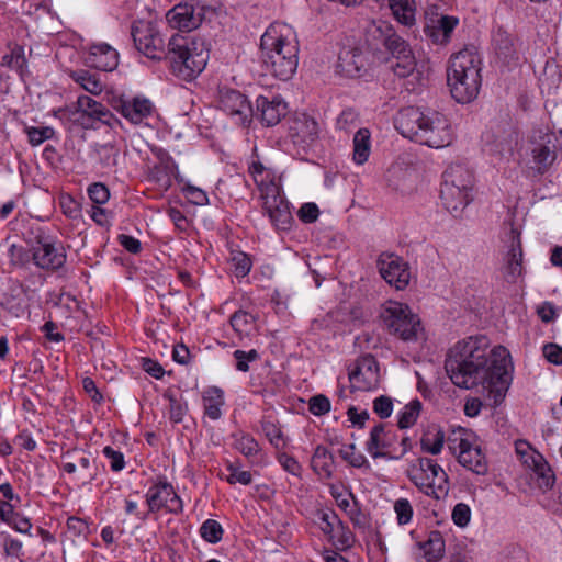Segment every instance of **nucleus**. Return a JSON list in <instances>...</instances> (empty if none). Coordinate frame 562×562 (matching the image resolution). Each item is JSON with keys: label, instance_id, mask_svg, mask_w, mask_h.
I'll return each mask as SVG.
<instances>
[{"label": "nucleus", "instance_id": "32", "mask_svg": "<svg viewBox=\"0 0 562 562\" xmlns=\"http://www.w3.org/2000/svg\"><path fill=\"white\" fill-rule=\"evenodd\" d=\"M371 153V134L368 128H359L353 136L352 159L357 165H363Z\"/></svg>", "mask_w": 562, "mask_h": 562}, {"label": "nucleus", "instance_id": "18", "mask_svg": "<svg viewBox=\"0 0 562 562\" xmlns=\"http://www.w3.org/2000/svg\"><path fill=\"white\" fill-rule=\"evenodd\" d=\"M111 106L133 124H140L150 116L154 105L146 99L136 97L132 100L123 95H112L109 100Z\"/></svg>", "mask_w": 562, "mask_h": 562}, {"label": "nucleus", "instance_id": "11", "mask_svg": "<svg viewBox=\"0 0 562 562\" xmlns=\"http://www.w3.org/2000/svg\"><path fill=\"white\" fill-rule=\"evenodd\" d=\"M351 389L355 391H371L380 383V368L372 355H364L357 359L349 372Z\"/></svg>", "mask_w": 562, "mask_h": 562}, {"label": "nucleus", "instance_id": "25", "mask_svg": "<svg viewBox=\"0 0 562 562\" xmlns=\"http://www.w3.org/2000/svg\"><path fill=\"white\" fill-rule=\"evenodd\" d=\"M459 20L456 16L442 15L437 22L426 24L424 32L435 44L445 45L450 41L451 34Z\"/></svg>", "mask_w": 562, "mask_h": 562}, {"label": "nucleus", "instance_id": "52", "mask_svg": "<svg viewBox=\"0 0 562 562\" xmlns=\"http://www.w3.org/2000/svg\"><path fill=\"white\" fill-rule=\"evenodd\" d=\"M88 195L94 204L102 205L109 201L110 191L105 184L95 182L89 186Z\"/></svg>", "mask_w": 562, "mask_h": 562}, {"label": "nucleus", "instance_id": "49", "mask_svg": "<svg viewBox=\"0 0 562 562\" xmlns=\"http://www.w3.org/2000/svg\"><path fill=\"white\" fill-rule=\"evenodd\" d=\"M319 526L324 533H333L335 526L342 527V522L334 510H322L318 513Z\"/></svg>", "mask_w": 562, "mask_h": 562}, {"label": "nucleus", "instance_id": "44", "mask_svg": "<svg viewBox=\"0 0 562 562\" xmlns=\"http://www.w3.org/2000/svg\"><path fill=\"white\" fill-rule=\"evenodd\" d=\"M391 67L397 77H408L411 74H413L416 67V61L413 53L398 56L397 58H395V61L392 64Z\"/></svg>", "mask_w": 562, "mask_h": 562}, {"label": "nucleus", "instance_id": "63", "mask_svg": "<svg viewBox=\"0 0 562 562\" xmlns=\"http://www.w3.org/2000/svg\"><path fill=\"white\" fill-rule=\"evenodd\" d=\"M82 387L85 392L90 396L91 401H93L97 404H101L103 402V395L101 394V392L95 385V382L91 378H83Z\"/></svg>", "mask_w": 562, "mask_h": 562}, {"label": "nucleus", "instance_id": "16", "mask_svg": "<svg viewBox=\"0 0 562 562\" xmlns=\"http://www.w3.org/2000/svg\"><path fill=\"white\" fill-rule=\"evenodd\" d=\"M218 108L238 125L246 124L252 115V108L246 95L233 89L220 91Z\"/></svg>", "mask_w": 562, "mask_h": 562}, {"label": "nucleus", "instance_id": "64", "mask_svg": "<svg viewBox=\"0 0 562 562\" xmlns=\"http://www.w3.org/2000/svg\"><path fill=\"white\" fill-rule=\"evenodd\" d=\"M142 367L145 372L155 379H161L165 374V370L161 364L150 358L142 359Z\"/></svg>", "mask_w": 562, "mask_h": 562}, {"label": "nucleus", "instance_id": "56", "mask_svg": "<svg viewBox=\"0 0 562 562\" xmlns=\"http://www.w3.org/2000/svg\"><path fill=\"white\" fill-rule=\"evenodd\" d=\"M234 358L236 360V369L241 372H247L249 370L248 362L257 360L259 355L255 349H251L248 352L243 350H235Z\"/></svg>", "mask_w": 562, "mask_h": 562}, {"label": "nucleus", "instance_id": "30", "mask_svg": "<svg viewBox=\"0 0 562 562\" xmlns=\"http://www.w3.org/2000/svg\"><path fill=\"white\" fill-rule=\"evenodd\" d=\"M204 414L212 420H217L222 416V407L224 405V393L217 386L207 387L203 392Z\"/></svg>", "mask_w": 562, "mask_h": 562}, {"label": "nucleus", "instance_id": "27", "mask_svg": "<svg viewBox=\"0 0 562 562\" xmlns=\"http://www.w3.org/2000/svg\"><path fill=\"white\" fill-rule=\"evenodd\" d=\"M457 459L463 468L477 475H485L488 471L486 458L479 446L471 445L468 449L460 451Z\"/></svg>", "mask_w": 562, "mask_h": 562}, {"label": "nucleus", "instance_id": "55", "mask_svg": "<svg viewBox=\"0 0 562 562\" xmlns=\"http://www.w3.org/2000/svg\"><path fill=\"white\" fill-rule=\"evenodd\" d=\"M373 411L381 419L390 417L393 412L392 398L386 395L376 397L373 401Z\"/></svg>", "mask_w": 562, "mask_h": 562}, {"label": "nucleus", "instance_id": "6", "mask_svg": "<svg viewBox=\"0 0 562 562\" xmlns=\"http://www.w3.org/2000/svg\"><path fill=\"white\" fill-rule=\"evenodd\" d=\"M473 182L472 172L461 164L451 165L443 171L440 199L454 217L472 201Z\"/></svg>", "mask_w": 562, "mask_h": 562}, {"label": "nucleus", "instance_id": "12", "mask_svg": "<svg viewBox=\"0 0 562 562\" xmlns=\"http://www.w3.org/2000/svg\"><path fill=\"white\" fill-rule=\"evenodd\" d=\"M376 266L381 277L396 290H404L411 280L407 262L401 257L383 252L379 256Z\"/></svg>", "mask_w": 562, "mask_h": 562}, {"label": "nucleus", "instance_id": "14", "mask_svg": "<svg viewBox=\"0 0 562 562\" xmlns=\"http://www.w3.org/2000/svg\"><path fill=\"white\" fill-rule=\"evenodd\" d=\"M77 121L83 127H93L95 122H101L108 126H112L117 119L102 103L89 95H79L76 102Z\"/></svg>", "mask_w": 562, "mask_h": 562}, {"label": "nucleus", "instance_id": "35", "mask_svg": "<svg viewBox=\"0 0 562 562\" xmlns=\"http://www.w3.org/2000/svg\"><path fill=\"white\" fill-rule=\"evenodd\" d=\"M471 445H473L472 434L462 427L453 429L447 438V446L449 450L457 457L460 451L468 449Z\"/></svg>", "mask_w": 562, "mask_h": 562}, {"label": "nucleus", "instance_id": "15", "mask_svg": "<svg viewBox=\"0 0 562 562\" xmlns=\"http://www.w3.org/2000/svg\"><path fill=\"white\" fill-rule=\"evenodd\" d=\"M397 441L398 435L392 427L378 424L370 431V437L366 442V449L373 459H393L394 456H392V452L395 451L394 447Z\"/></svg>", "mask_w": 562, "mask_h": 562}, {"label": "nucleus", "instance_id": "50", "mask_svg": "<svg viewBox=\"0 0 562 562\" xmlns=\"http://www.w3.org/2000/svg\"><path fill=\"white\" fill-rule=\"evenodd\" d=\"M232 268L237 278H244L250 272L251 260L245 252H238L232 258Z\"/></svg>", "mask_w": 562, "mask_h": 562}, {"label": "nucleus", "instance_id": "1", "mask_svg": "<svg viewBox=\"0 0 562 562\" xmlns=\"http://www.w3.org/2000/svg\"><path fill=\"white\" fill-rule=\"evenodd\" d=\"M446 371L451 382L465 390L487 392L497 404L510 383V355L503 346L490 349L486 336H470L450 348Z\"/></svg>", "mask_w": 562, "mask_h": 562}, {"label": "nucleus", "instance_id": "7", "mask_svg": "<svg viewBox=\"0 0 562 562\" xmlns=\"http://www.w3.org/2000/svg\"><path fill=\"white\" fill-rule=\"evenodd\" d=\"M407 476L427 496L440 499L449 493L448 474L430 458H418L413 462L407 469Z\"/></svg>", "mask_w": 562, "mask_h": 562}, {"label": "nucleus", "instance_id": "34", "mask_svg": "<svg viewBox=\"0 0 562 562\" xmlns=\"http://www.w3.org/2000/svg\"><path fill=\"white\" fill-rule=\"evenodd\" d=\"M422 549L428 562L439 560L445 552V540L440 531H431L427 541L422 544Z\"/></svg>", "mask_w": 562, "mask_h": 562}, {"label": "nucleus", "instance_id": "59", "mask_svg": "<svg viewBox=\"0 0 562 562\" xmlns=\"http://www.w3.org/2000/svg\"><path fill=\"white\" fill-rule=\"evenodd\" d=\"M10 261L16 266H23L30 261L32 254L22 246L11 245L9 248Z\"/></svg>", "mask_w": 562, "mask_h": 562}, {"label": "nucleus", "instance_id": "45", "mask_svg": "<svg viewBox=\"0 0 562 562\" xmlns=\"http://www.w3.org/2000/svg\"><path fill=\"white\" fill-rule=\"evenodd\" d=\"M531 461L532 464L528 463V465L532 467L535 472L541 476L546 487H551L554 483V476L543 457L540 453H536V456H531Z\"/></svg>", "mask_w": 562, "mask_h": 562}, {"label": "nucleus", "instance_id": "19", "mask_svg": "<svg viewBox=\"0 0 562 562\" xmlns=\"http://www.w3.org/2000/svg\"><path fill=\"white\" fill-rule=\"evenodd\" d=\"M262 209L277 231H289L293 223V216L289 202L280 192L262 199Z\"/></svg>", "mask_w": 562, "mask_h": 562}, {"label": "nucleus", "instance_id": "10", "mask_svg": "<svg viewBox=\"0 0 562 562\" xmlns=\"http://www.w3.org/2000/svg\"><path fill=\"white\" fill-rule=\"evenodd\" d=\"M502 240L507 248L504 256V278L507 282L515 283L524 273L520 232L509 223Z\"/></svg>", "mask_w": 562, "mask_h": 562}, {"label": "nucleus", "instance_id": "24", "mask_svg": "<svg viewBox=\"0 0 562 562\" xmlns=\"http://www.w3.org/2000/svg\"><path fill=\"white\" fill-rule=\"evenodd\" d=\"M249 173L260 191L261 199L280 192L279 187L274 181V173L269 168H266L260 161L251 162L249 166Z\"/></svg>", "mask_w": 562, "mask_h": 562}, {"label": "nucleus", "instance_id": "58", "mask_svg": "<svg viewBox=\"0 0 562 562\" xmlns=\"http://www.w3.org/2000/svg\"><path fill=\"white\" fill-rule=\"evenodd\" d=\"M357 122L358 114L352 109H346L339 114L336 124L339 130L349 132L357 125Z\"/></svg>", "mask_w": 562, "mask_h": 562}, {"label": "nucleus", "instance_id": "8", "mask_svg": "<svg viewBox=\"0 0 562 562\" xmlns=\"http://www.w3.org/2000/svg\"><path fill=\"white\" fill-rule=\"evenodd\" d=\"M381 317L389 333L403 341H417L423 336V327L418 315L414 314L405 303L386 302Z\"/></svg>", "mask_w": 562, "mask_h": 562}, {"label": "nucleus", "instance_id": "17", "mask_svg": "<svg viewBox=\"0 0 562 562\" xmlns=\"http://www.w3.org/2000/svg\"><path fill=\"white\" fill-rule=\"evenodd\" d=\"M66 258L67 255L63 245L42 238L37 239L36 245L32 249V260L36 267L44 270H58L65 265Z\"/></svg>", "mask_w": 562, "mask_h": 562}, {"label": "nucleus", "instance_id": "47", "mask_svg": "<svg viewBox=\"0 0 562 562\" xmlns=\"http://www.w3.org/2000/svg\"><path fill=\"white\" fill-rule=\"evenodd\" d=\"M394 512L398 525L404 526L412 521L413 507L407 498H398L394 503Z\"/></svg>", "mask_w": 562, "mask_h": 562}, {"label": "nucleus", "instance_id": "33", "mask_svg": "<svg viewBox=\"0 0 562 562\" xmlns=\"http://www.w3.org/2000/svg\"><path fill=\"white\" fill-rule=\"evenodd\" d=\"M445 443V432L438 426H429L420 438V448L424 452L438 454Z\"/></svg>", "mask_w": 562, "mask_h": 562}, {"label": "nucleus", "instance_id": "4", "mask_svg": "<svg viewBox=\"0 0 562 562\" xmlns=\"http://www.w3.org/2000/svg\"><path fill=\"white\" fill-rule=\"evenodd\" d=\"M447 83L451 97L459 103H469L477 97L482 77L481 58L475 50L465 48L450 57Z\"/></svg>", "mask_w": 562, "mask_h": 562}, {"label": "nucleus", "instance_id": "37", "mask_svg": "<svg viewBox=\"0 0 562 562\" xmlns=\"http://www.w3.org/2000/svg\"><path fill=\"white\" fill-rule=\"evenodd\" d=\"M261 428L263 435L274 448L281 449L285 446L284 435L276 422L263 419Z\"/></svg>", "mask_w": 562, "mask_h": 562}, {"label": "nucleus", "instance_id": "39", "mask_svg": "<svg viewBox=\"0 0 562 562\" xmlns=\"http://www.w3.org/2000/svg\"><path fill=\"white\" fill-rule=\"evenodd\" d=\"M234 437L235 449L243 453L245 457L250 458L259 452V445L252 436L248 434H240L234 435Z\"/></svg>", "mask_w": 562, "mask_h": 562}, {"label": "nucleus", "instance_id": "13", "mask_svg": "<svg viewBox=\"0 0 562 562\" xmlns=\"http://www.w3.org/2000/svg\"><path fill=\"white\" fill-rule=\"evenodd\" d=\"M146 502L149 513H157L165 508L169 513L180 514L183 509L181 498L175 492L173 486L166 481H160L148 488Z\"/></svg>", "mask_w": 562, "mask_h": 562}, {"label": "nucleus", "instance_id": "40", "mask_svg": "<svg viewBox=\"0 0 562 562\" xmlns=\"http://www.w3.org/2000/svg\"><path fill=\"white\" fill-rule=\"evenodd\" d=\"M224 530L215 519H206L200 527L201 537L209 543H217L222 540Z\"/></svg>", "mask_w": 562, "mask_h": 562}, {"label": "nucleus", "instance_id": "38", "mask_svg": "<svg viewBox=\"0 0 562 562\" xmlns=\"http://www.w3.org/2000/svg\"><path fill=\"white\" fill-rule=\"evenodd\" d=\"M385 48L393 55L394 58L412 53L409 45L398 34L391 32L384 37Z\"/></svg>", "mask_w": 562, "mask_h": 562}, {"label": "nucleus", "instance_id": "60", "mask_svg": "<svg viewBox=\"0 0 562 562\" xmlns=\"http://www.w3.org/2000/svg\"><path fill=\"white\" fill-rule=\"evenodd\" d=\"M318 206L312 202L304 203L297 212L299 218L306 224L314 223L318 218Z\"/></svg>", "mask_w": 562, "mask_h": 562}, {"label": "nucleus", "instance_id": "28", "mask_svg": "<svg viewBox=\"0 0 562 562\" xmlns=\"http://www.w3.org/2000/svg\"><path fill=\"white\" fill-rule=\"evenodd\" d=\"M334 456L324 446L318 445L311 459V468L323 480L333 477L334 474Z\"/></svg>", "mask_w": 562, "mask_h": 562}, {"label": "nucleus", "instance_id": "54", "mask_svg": "<svg viewBox=\"0 0 562 562\" xmlns=\"http://www.w3.org/2000/svg\"><path fill=\"white\" fill-rule=\"evenodd\" d=\"M278 462L280 463L282 469L284 471H286L288 473H290L296 477L302 476L303 468L294 457H292L285 452H282L278 456Z\"/></svg>", "mask_w": 562, "mask_h": 562}, {"label": "nucleus", "instance_id": "62", "mask_svg": "<svg viewBox=\"0 0 562 562\" xmlns=\"http://www.w3.org/2000/svg\"><path fill=\"white\" fill-rule=\"evenodd\" d=\"M543 356L546 359L555 364L561 366L562 364V347H560L557 344H547L543 346Z\"/></svg>", "mask_w": 562, "mask_h": 562}, {"label": "nucleus", "instance_id": "3", "mask_svg": "<svg viewBox=\"0 0 562 562\" xmlns=\"http://www.w3.org/2000/svg\"><path fill=\"white\" fill-rule=\"evenodd\" d=\"M209 57L210 50L203 38L173 35L168 42L164 59L169 63L176 77L191 81L205 69Z\"/></svg>", "mask_w": 562, "mask_h": 562}, {"label": "nucleus", "instance_id": "46", "mask_svg": "<svg viewBox=\"0 0 562 562\" xmlns=\"http://www.w3.org/2000/svg\"><path fill=\"white\" fill-rule=\"evenodd\" d=\"M339 456L353 468L370 467L367 458L362 453L356 451V446L353 443L344 446L339 450Z\"/></svg>", "mask_w": 562, "mask_h": 562}, {"label": "nucleus", "instance_id": "53", "mask_svg": "<svg viewBox=\"0 0 562 562\" xmlns=\"http://www.w3.org/2000/svg\"><path fill=\"white\" fill-rule=\"evenodd\" d=\"M308 409L315 416H323L330 411V401L323 394L312 396L308 401Z\"/></svg>", "mask_w": 562, "mask_h": 562}, {"label": "nucleus", "instance_id": "20", "mask_svg": "<svg viewBox=\"0 0 562 562\" xmlns=\"http://www.w3.org/2000/svg\"><path fill=\"white\" fill-rule=\"evenodd\" d=\"M318 123L306 114L297 115L289 127L292 143L303 149L311 147L318 138Z\"/></svg>", "mask_w": 562, "mask_h": 562}, {"label": "nucleus", "instance_id": "36", "mask_svg": "<svg viewBox=\"0 0 562 562\" xmlns=\"http://www.w3.org/2000/svg\"><path fill=\"white\" fill-rule=\"evenodd\" d=\"M422 407V402L417 398L406 404L403 411L398 414V428L407 429L414 426L420 415Z\"/></svg>", "mask_w": 562, "mask_h": 562}, {"label": "nucleus", "instance_id": "48", "mask_svg": "<svg viewBox=\"0 0 562 562\" xmlns=\"http://www.w3.org/2000/svg\"><path fill=\"white\" fill-rule=\"evenodd\" d=\"M227 470L229 471V475L226 481L229 484L240 483L243 485H249L252 482V475L249 471L240 470V467L237 463L229 462L227 464Z\"/></svg>", "mask_w": 562, "mask_h": 562}, {"label": "nucleus", "instance_id": "9", "mask_svg": "<svg viewBox=\"0 0 562 562\" xmlns=\"http://www.w3.org/2000/svg\"><path fill=\"white\" fill-rule=\"evenodd\" d=\"M131 35L136 49L144 56L155 60L164 59L167 50L157 24L144 20L135 21L131 27Z\"/></svg>", "mask_w": 562, "mask_h": 562}, {"label": "nucleus", "instance_id": "51", "mask_svg": "<svg viewBox=\"0 0 562 562\" xmlns=\"http://www.w3.org/2000/svg\"><path fill=\"white\" fill-rule=\"evenodd\" d=\"M452 521L456 526L464 528L471 520V508L465 503H458L451 513Z\"/></svg>", "mask_w": 562, "mask_h": 562}, {"label": "nucleus", "instance_id": "2", "mask_svg": "<svg viewBox=\"0 0 562 562\" xmlns=\"http://www.w3.org/2000/svg\"><path fill=\"white\" fill-rule=\"evenodd\" d=\"M395 127L404 137L431 148L449 146L453 140L448 119L437 111L405 108L395 119Z\"/></svg>", "mask_w": 562, "mask_h": 562}, {"label": "nucleus", "instance_id": "23", "mask_svg": "<svg viewBox=\"0 0 562 562\" xmlns=\"http://www.w3.org/2000/svg\"><path fill=\"white\" fill-rule=\"evenodd\" d=\"M87 63L95 69L112 71L117 67L119 54L108 44L94 45L91 47Z\"/></svg>", "mask_w": 562, "mask_h": 562}, {"label": "nucleus", "instance_id": "21", "mask_svg": "<svg viewBox=\"0 0 562 562\" xmlns=\"http://www.w3.org/2000/svg\"><path fill=\"white\" fill-rule=\"evenodd\" d=\"M167 19L172 27L190 32L201 24L202 15L193 4L179 3L167 13Z\"/></svg>", "mask_w": 562, "mask_h": 562}, {"label": "nucleus", "instance_id": "41", "mask_svg": "<svg viewBox=\"0 0 562 562\" xmlns=\"http://www.w3.org/2000/svg\"><path fill=\"white\" fill-rule=\"evenodd\" d=\"M26 65V59L24 56V48L20 45H15L10 54H5L2 57L1 66L8 67L10 69H14L18 71L23 70Z\"/></svg>", "mask_w": 562, "mask_h": 562}, {"label": "nucleus", "instance_id": "29", "mask_svg": "<svg viewBox=\"0 0 562 562\" xmlns=\"http://www.w3.org/2000/svg\"><path fill=\"white\" fill-rule=\"evenodd\" d=\"M69 77L87 92L99 95L104 89V82L101 76L97 72H91L86 69L71 70Z\"/></svg>", "mask_w": 562, "mask_h": 562}, {"label": "nucleus", "instance_id": "42", "mask_svg": "<svg viewBox=\"0 0 562 562\" xmlns=\"http://www.w3.org/2000/svg\"><path fill=\"white\" fill-rule=\"evenodd\" d=\"M229 322L235 331L248 334L255 324V317L252 314L239 310L231 316Z\"/></svg>", "mask_w": 562, "mask_h": 562}, {"label": "nucleus", "instance_id": "22", "mask_svg": "<svg viewBox=\"0 0 562 562\" xmlns=\"http://www.w3.org/2000/svg\"><path fill=\"white\" fill-rule=\"evenodd\" d=\"M257 113L267 126L277 125L285 116L288 106L279 97L260 95L256 100Z\"/></svg>", "mask_w": 562, "mask_h": 562}, {"label": "nucleus", "instance_id": "57", "mask_svg": "<svg viewBox=\"0 0 562 562\" xmlns=\"http://www.w3.org/2000/svg\"><path fill=\"white\" fill-rule=\"evenodd\" d=\"M103 454L110 460L111 470L114 472L122 471L125 468L124 456L121 451L113 449L110 446L103 448Z\"/></svg>", "mask_w": 562, "mask_h": 562}, {"label": "nucleus", "instance_id": "5", "mask_svg": "<svg viewBox=\"0 0 562 562\" xmlns=\"http://www.w3.org/2000/svg\"><path fill=\"white\" fill-rule=\"evenodd\" d=\"M261 60L267 70L280 80H289L297 68L299 46L281 33L278 26H269L260 41Z\"/></svg>", "mask_w": 562, "mask_h": 562}, {"label": "nucleus", "instance_id": "26", "mask_svg": "<svg viewBox=\"0 0 562 562\" xmlns=\"http://www.w3.org/2000/svg\"><path fill=\"white\" fill-rule=\"evenodd\" d=\"M366 58L358 48L342 49L338 57L337 68L346 77H358L364 69Z\"/></svg>", "mask_w": 562, "mask_h": 562}, {"label": "nucleus", "instance_id": "43", "mask_svg": "<svg viewBox=\"0 0 562 562\" xmlns=\"http://www.w3.org/2000/svg\"><path fill=\"white\" fill-rule=\"evenodd\" d=\"M24 132L26 133L29 143L32 146H38L55 136V130L50 126H25Z\"/></svg>", "mask_w": 562, "mask_h": 562}, {"label": "nucleus", "instance_id": "31", "mask_svg": "<svg viewBox=\"0 0 562 562\" xmlns=\"http://www.w3.org/2000/svg\"><path fill=\"white\" fill-rule=\"evenodd\" d=\"M396 21L405 26L415 24L416 8L414 0H387Z\"/></svg>", "mask_w": 562, "mask_h": 562}, {"label": "nucleus", "instance_id": "61", "mask_svg": "<svg viewBox=\"0 0 562 562\" xmlns=\"http://www.w3.org/2000/svg\"><path fill=\"white\" fill-rule=\"evenodd\" d=\"M533 158L538 165L547 168L554 160V155L551 153L549 147L540 145L533 149Z\"/></svg>", "mask_w": 562, "mask_h": 562}]
</instances>
